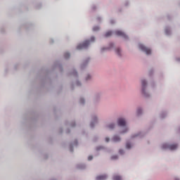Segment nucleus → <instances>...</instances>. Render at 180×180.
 <instances>
[{"instance_id": "obj_1", "label": "nucleus", "mask_w": 180, "mask_h": 180, "mask_svg": "<svg viewBox=\"0 0 180 180\" xmlns=\"http://www.w3.org/2000/svg\"><path fill=\"white\" fill-rule=\"evenodd\" d=\"M162 148H168L169 150H176V148H178V145L176 144H172V145H169L168 143H165L162 145Z\"/></svg>"}, {"instance_id": "obj_2", "label": "nucleus", "mask_w": 180, "mask_h": 180, "mask_svg": "<svg viewBox=\"0 0 180 180\" xmlns=\"http://www.w3.org/2000/svg\"><path fill=\"white\" fill-rule=\"evenodd\" d=\"M89 46V41H85L83 44H80L77 46V50H82V49H86Z\"/></svg>"}, {"instance_id": "obj_3", "label": "nucleus", "mask_w": 180, "mask_h": 180, "mask_svg": "<svg viewBox=\"0 0 180 180\" xmlns=\"http://www.w3.org/2000/svg\"><path fill=\"white\" fill-rule=\"evenodd\" d=\"M139 49H140V50H141L142 51H144L148 55L151 54V49L146 47L143 44H139Z\"/></svg>"}, {"instance_id": "obj_4", "label": "nucleus", "mask_w": 180, "mask_h": 180, "mask_svg": "<svg viewBox=\"0 0 180 180\" xmlns=\"http://www.w3.org/2000/svg\"><path fill=\"white\" fill-rule=\"evenodd\" d=\"M117 123L118 125L121 126L122 127H124V126H126V120L123 118L118 119Z\"/></svg>"}, {"instance_id": "obj_5", "label": "nucleus", "mask_w": 180, "mask_h": 180, "mask_svg": "<svg viewBox=\"0 0 180 180\" xmlns=\"http://www.w3.org/2000/svg\"><path fill=\"white\" fill-rule=\"evenodd\" d=\"M115 34L117 36H121L122 37H124V39H127V35H126V34H124V32H123L120 30L115 31Z\"/></svg>"}, {"instance_id": "obj_6", "label": "nucleus", "mask_w": 180, "mask_h": 180, "mask_svg": "<svg viewBox=\"0 0 180 180\" xmlns=\"http://www.w3.org/2000/svg\"><path fill=\"white\" fill-rule=\"evenodd\" d=\"M141 84H142V94H143L145 96H147V95L146 94V90L144 89V88H146V86L147 85V82H146V80H142Z\"/></svg>"}, {"instance_id": "obj_7", "label": "nucleus", "mask_w": 180, "mask_h": 180, "mask_svg": "<svg viewBox=\"0 0 180 180\" xmlns=\"http://www.w3.org/2000/svg\"><path fill=\"white\" fill-rule=\"evenodd\" d=\"M106 178H108V176H106V175H101V176H98L96 177V180H105V179H106Z\"/></svg>"}, {"instance_id": "obj_8", "label": "nucleus", "mask_w": 180, "mask_h": 180, "mask_svg": "<svg viewBox=\"0 0 180 180\" xmlns=\"http://www.w3.org/2000/svg\"><path fill=\"white\" fill-rule=\"evenodd\" d=\"M112 141L115 143H117V142L120 141V137H119L118 136H114V137L112 138Z\"/></svg>"}, {"instance_id": "obj_9", "label": "nucleus", "mask_w": 180, "mask_h": 180, "mask_svg": "<svg viewBox=\"0 0 180 180\" xmlns=\"http://www.w3.org/2000/svg\"><path fill=\"white\" fill-rule=\"evenodd\" d=\"M110 36H112V32L111 31L107 32L105 34V37H110Z\"/></svg>"}, {"instance_id": "obj_10", "label": "nucleus", "mask_w": 180, "mask_h": 180, "mask_svg": "<svg viewBox=\"0 0 180 180\" xmlns=\"http://www.w3.org/2000/svg\"><path fill=\"white\" fill-rule=\"evenodd\" d=\"M114 180H122V177L120 176H114Z\"/></svg>"}, {"instance_id": "obj_11", "label": "nucleus", "mask_w": 180, "mask_h": 180, "mask_svg": "<svg viewBox=\"0 0 180 180\" xmlns=\"http://www.w3.org/2000/svg\"><path fill=\"white\" fill-rule=\"evenodd\" d=\"M116 53L117 54V56H122L121 54H120V49H116Z\"/></svg>"}, {"instance_id": "obj_12", "label": "nucleus", "mask_w": 180, "mask_h": 180, "mask_svg": "<svg viewBox=\"0 0 180 180\" xmlns=\"http://www.w3.org/2000/svg\"><path fill=\"white\" fill-rule=\"evenodd\" d=\"M93 30L94 32H98V30H99V27L98 26L94 27Z\"/></svg>"}, {"instance_id": "obj_13", "label": "nucleus", "mask_w": 180, "mask_h": 180, "mask_svg": "<svg viewBox=\"0 0 180 180\" xmlns=\"http://www.w3.org/2000/svg\"><path fill=\"white\" fill-rule=\"evenodd\" d=\"M65 58H70V53H65L64 55Z\"/></svg>"}, {"instance_id": "obj_14", "label": "nucleus", "mask_w": 180, "mask_h": 180, "mask_svg": "<svg viewBox=\"0 0 180 180\" xmlns=\"http://www.w3.org/2000/svg\"><path fill=\"white\" fill-rule=\"evenodd\" d=\"M126 148L128 149L131 148V145L129 143H127Z\"/></svg>"}, {"instance_id": "obj_15", "label": "nucleus", "mask_w": 180, "mask_h": 180, "mask_svg": "<svg viewBox=\"0 0 180 180\" xmlns=\"http://www.w3.org/2000/svg\"><path fill=\"white\" fill-rule=\"evenodd\" d=\"M115 128V124H110L108 125V129H114Z\"/></svg>"}, {"instance_id": "obj_16", "label": "nucleus", "mask_w": 180, "mask_h": 180, "mask_svg": "<svg viewBox=\"0 0 180 180\" xmlns=\"http://www.w3.org/2000/svg\"><path fill=\"white\" fill-rule=\"evenodd\" d=\"M137 115H141V109L137 110Z\"/></svg>"}, {"instance_id": "obj_17", "label": "nucleus", "mask_w": 180, "mask_h": 180, "mask_svg": "<svg viewBox=\"0 0 180 180\" xmlns=\"http://www.w3.org/2000/svg\"><path fill=\"white\" fill-rule=\"evenodd\" d=\"M85 101L84 100V98H81L80 99V103H84Z\"/></svg>"}, {"instance_id": "obj_18", "label": "nucleus", "mask_w": 180, "mask_h": 180, "mask_svg": "<svg viewBox=\"0 0 180 180\" xmlns=\"http://www.w3.org/2000/svg\"><path fill=\"white\" fill-rule=\"evenodd\" d=\"M91 41H95V37H92L91 38Z\"/></svg>"}, {"instance_id": "obj_19", "label": "nucleus", "mask_w": 180, "mask_h": 180, "mask_svg": "<svg viewBox=\"0 0 180 180\" xmlns=\"http://www.w3.org/2000/svg\"><path fill=\"white\" fill-rule=\"evenodd\" d=\"M116 158H117V155H115V156H112V160H116Z\"/></svg>"}, {"instance_id": "obj_20", "label": "nucleus", "mask_w": 180, "mask_h": 180, "mask_svg": "<svg viewBox=\"0 0 180 180\" xmlns=\"http://www.w3.org/2000/svg\"><path fill=\"white\" fill-rule=\"evenodd\" d=\"M92 158H93L92 156H89V158H88L89 161H91V160H92Z\"/></svg>"}, {"instance_id": "obj_21", "label": "nucleus", "mask_w": 180, "mask_h": 180, "mask_svg": "<svg viewBox=\"0 0 180 180\" xmlns=\"http://www.w3.org/2000/svg\"><path fill=\"white\" fill-rule=\"evenodd\" d=\"M105 141H106L107 143H109V138H105Z\"/></svg>"}, {"instance_id": "obj_22", "label": "nucleus", "mask_w": 180, "mask_h": 180, "mask_svg": "<svg viewBox=\"0 0 180 180\" xmlns=\"http://www.w3.org/2000/svg\"><path fill=\"white\" fill-rule=\"evenodd\" d=\"M119 153L120 154H123V150H120Z\"/></svg>"}, {"instance_id": "obj_23", "label": "nucleus", "mask_w": 180, "mask_h": 180, "mask_svg": "<svg viewBox=\"0 0 180 180\" xmlns=\"http://www.w3.org/2000/svg\"><path fill=\"white\" fill-rule=\"evenodd\" d=\"M89 78H91L90 75H88L87 77L86 78V80L89 79Z\"/></svg>"}, {"instance_id": "obj_24", "label": "nucleus", "mask_w": 180, "mask_h": 180, "mask_svg": "<svg viewBox=\"0 0 180 180\" xmlns=\"http://www.w3.org/2000/svg\"><path fill=\"white\" fill-rule=\"evenodd\" d=\"M90 126H91V127H94V122H91Z\"/></svg>"}, {"instance_id": "obj_25", "label": "nucleus", "mask_w": 180, "mask_h": 180, "mask_svg": "<svg viewBox=\"0 0 180 180\" xmlns=\"http://www.w3.org/2000/svg\"><path fill=\"white\" fill-rule=\"evenodd\" d=\"M126 131H127V128H126V129L123 131L122 133H126Z\"/></svg>"}, {"instance_id": "obj_26", "label": "nucleus", "mask_w": 180, "mask_h": 180, "mask_svg": "<svg viewBox=\"0 0 180 180\" xmlns=\"http://www.w3.org/2000/svg\"><path fill=\"white\" fill-rule=\"evenodd\" d=\"M77 86H79V85H80L79 82H77Z\"/></svg>"}, {"instance_id": "obj_27", "label": "nucleus", "mask_w": 180, "mask_h": 180, "mask_svg": "<svg viewBox=\"0 0 180 180\" xmlns=\"http://www.w3.org/2000/svg\"><path fill=\"white\" fill-rule=\"evenodd\" d=\"M73 74H74V75H77V72H75Z\"/></svg>"}, {"instance_id": "obj_28", "label": "nucleus", "mask_w": 180, "mask_h": 180, "mask_svg": "<svg viewBox=\"0 0 180 180\" xmlns=\"http://www.w3.org/2000/svg\"><path fill=\"white\" fill-rule=\"evenodd\" d=\"M110 47H113V44H110Z\"/></svg>"}, {"instance_id": "obj_29", "label": "nucleus", "mask_w": 180, "mask_h": 180, "mask_svg": "<svg viewBox=\"0 0 180 180\" xmlns=\"http://www.w3.org/2000/svg\"><path fill=\"white\" fill-rule=\"evenodd\" d=\"M166 34H168V31L167 30H166Z\"/></svg>"}]
</instances>
